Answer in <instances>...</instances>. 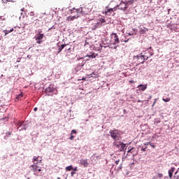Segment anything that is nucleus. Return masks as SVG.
Wrapping results in <instances>:
<instances>
[{
    "label": "nucleus",
    "instance_id": "nucleus-1",
    "mask_svg": "<svg viewBox=\"0 0 179 179\" xmlns=\"http://www.w3.org/2000/svg\"><path fill=\"white\" fill-rule=\"evenodd\" d=\"M134 2H136V0H130L126 3H120L117 7H114L113 8H109L106 11H105L106 15H108V16H111L117 9H119L120 10H125L126 9H128L127 5H132Z\"/></svg>",
    "mask_w": 179,
    "mask_h": 179
},
{
    "label": "nucleus",
    "instance_id": "nucleus-2",
    "mask_svg": "<svg viewBox=\"0 0 179 179\" xmlns=\"http://www.w3.org/2000/svg\"><path fill=\"white\" fill-rule=\"evenodd\" d=\"M35 17V14L34 12L31 11L29 13V15L27 16L25 19V24L29 25V24H33L34 23V21L36 20Z\"/></svg>",
    "mask_w": 179,
    "mask_h": 179
},
{
    "label": "nucleus",
    "instance_id": "nucleus-3",
    "mask_svg": "<svg viewBox=\"0 0 179 179\" xmlns=\"http://www.w3.org/2000/svg\"><path fill=\"white\" fill-rule=\"evenodd\" d=\"M103 23H106V20L104 18H100L99 20L96 21L94 24H92V30H96V29L101 27Z\"/></svg>",
    "mask_w": 179,
    "mask_h": 179
},
{
    "label": "nucleus",
    "instance_id": "nucleus-4",
    "mask_svg": "<svg viewBox=\"0 0 179 179\" xmlns=\"http://www.w3.org/2000/svg\"><path fill=\"white\" fill-rule=\"evenodd\" d=\"M109 133L111 138H113L114 142H117V141H120V132L118 130H110Z\"/></svg>",
    "mask_w": 179,
    "mask_h": 179
},
{
    "label": "nucleus",
    "instance_id": "nucleus-5",
    "mask_svg": "<svg viewBox=\"0 0 179 179\" xmlns=\"http://www.w3.org/2000/svg\"><path fill=\"white\" fill-rule=\"evenodd\" d=\"M153 55V52H150V56H147L146 55L138 56V59H141V61H138L140 64H145V59L148 61L149 59V57H152Z\"/></svg>",
    "mask_w": 179,
    "mask_h": 179
},
{
    "label": "nucleus",
    "instance_id": "nucleus-6",
    "mask_svg": "<svg viewBox=\"0 0 179 179\" xmlns=\"http://www.w3.org/2000/svg\"><path fill=\"white\" fill-rule=\"evenodd\" d=\"M114 146H116V148H120V152H124V149H125V146H127V144L120 141L118 142H113Z\"/></svg>",
    "mask_w": 179,
    "mask_h": 179
},
{
    "label": "nucleus",
    "instance_id": "nucleus-7",
    "mask_svg": "<svg viewBox=\"0 0 179 179\" xmlns=\"http://www.w3.org/2000/svg\"><path fill=\"white\" fill-rule=\"evenodd\" d=\"M71 13H76V16L79 17L82 14V7L79 8H73L71 9Z\"/></svg>",
    "mask_w": 179,
    "mask_h": 179
},
{
    "label": "nucleus",
    "instance_id": "nucleus-8",
    "mask_svg": "<svg viewBox=\"0 0 179 179\" xmlns=\"http://www.w3.org/2000/svg\"><path fill=\"white\" fill-rule=\"evenodd\" d=\"M78 163L79 164H81V166H83L84 167H89V161L87 159H80L78 160Z\"/></svg>",
    "mask_w": 179,
    "mask_h": 179
},
{
    "label": "nucleus",
    "instance_id": "nucleus-9",
    "mask_svg": "<svg viewBox=\"0 0 179 179\" xmlns=\"http://www.w3.org/2000/svg\"><path fill=\"white\" fill-rule=\"evenodd\" d=\"M31 169L32 171H34V173H37V171H41V168L35 164H34L31 166Z\"/></svg>",
    "mask_w": 179,
    "mask_h": 179
},
{
    "label": "nucleus",
    "instance_id": "nucleus-10",
    "mask_svg": "<svg viewBox=\"0 0 179 179\" xmlns=\"http://www.w3.org/2000/svg\"><path fill=\"white\" fill-rule=\"evenodd\" d=\"M45 92L46 94H50V93H54V92H55V89L53 86L50 85V87L45 89Z\"/></svg>",
    "mask_w": 179,
    "mask_h": 179
},
{
    "label": "nucleus",
    "instance_id": "nucleus-11",
    "mask_svg": "<svg viewBox=\"0 0 179 179\" xmlns=\"http://www.w3.org/2000/svg\"><path fill=\"white\" fill-rule=\"evenodd\" d=\"M43 159L38 156V157H34L33 163L34 164H38V163H41Z\"/></svg>",
    "mask_w": 179,
    "mask_h": 179
},
{
    "label": "nucleus",
    "instance_id": "nucleus-12",
    "mask_svg": "<svg viewBox=\"0 0 179 179\" xmlns=\"http://www.w3.org/2000/svg\"><path fill=\"white\" fill-rule=\"evenodd\" d=\"M138 90H141V92H145L148 89V85H139L138 86Z\"/></svg>",
    "mask_w": 179,
    "mask_h": 179
},
{
    "label": "nucleus",
    "instance_id": "nucleus-13",
    "mask_svg": "<svg viewBox=\"0 0 179 179\" xmlns=\"http://www.w3.org/2000/svg\"><path fill=\"white\" fill-rule=\"evenodd\" d=\"M90 10L89 8H86V7H82V15H87V13H89Z\"/></svg>",
    "mask_w": 179,
    "mask_h": 179
},
{
    "label": "nucleus",
    "instance_id": "nucleus-14",
    "mask_svg": "<svg viewBox=\"0 0 179 179\" xmlns=\"http://www.w3.org/2000/svg\"><path fill=\"white\" fill-rule=\"evenodd\" d=\"M73 134H78V131L76 130H72L71 133V137L69 138L70 141H73L75 136H73Z\"/></svg>",
    "mask_w": 179,
    "mask_h": 179
},
{
    "label": "nucleus",
    "instance_id": "nucleus-15",
    "mask_svg": "<svg viewBox=\"0 0 179 179\" xmlns=\"http://www.w3.org/2000/svg\"><path fill=\"white\" fill-rule=\"evenodd\" d=\"M174 170H176V168H171L169 171V178H173V173H174Z\"/></svg>",
    "mask_w": 179,
    "mask_h": 179
},
{
    "label": "nucleus",
    "instance_id": "nucleus-16",
    "mask_svg": "<svg viewBox=\"0 0 179 179\" xmlns=\"http://www.w3.org/2000/svg\"><path fill=\"white\" fill-rule=\"evenodd\" d=\"M113 35L114 36L115 43L118 44V43H120V39L118 38V36L117 35V34H113Z\"/></svg>",
    "mask_w": 179,
    "mask_h": 179
},
{
    "label": "nucleus",
    "instance_id": "nucleus-17",
    "mask_svg": "<svg viewBox=\"0 0 179 179\" xmlns=\"http://www.w3.org/2000/svg\"><path fill=\"white\" fill-rule=\"evenodd\" d=\"M100 157L99 156H96V154H94L91 157V162H97V159H99Z\"/></svg>",
    "mask_w": 179,
    "mask_h": 179
},
{
    "label": "nucleus",
    "instance_id": "nucleus-18",
    "mask_svg": "<svg viewBox=\"0 0 179 179\" xmlns=\"http://www.w3.org/2000/svg\"><path fill=\"white\" fill-rule=\"evenodd\" d=\"M37 36H38L36 38V41H37V40H42L43 38H44V34L39 33Z\"/></svg>",
    "mask_w": 179,
    "mask_h": 179
},
{
    "label": "nucleus",
    "instance_id": "nucleus-19",
    "mask_svg": "<svg viewBox=\"0 0 179 179\" xmlns=\"http://www.w3.org/2000/svg\"><path fill=\"white\" fill-rule=\"evenodd\" d=\"M65 47H66V44L62 45L58 49V54H59V52H61V51H62L63 48H65Z\"/></svg>",
    "mask_w": 179,
    "mask_h": 179
},
{
    "label": "nucleus",
    "instance_id": "nucleus-20",
    "mask_svg": "<svg viewBox=\"0 0 179 179\" xmlns=\"http://www.w3.org/2000/svg\"><path fill=\"white\" fill-rule=\"evenodd\" d=\"M75 19H78V17L76 15L74 16H69L67 17V20H73Z\"/></svg>",
    "mask_w": 179,
    "mask_h": 179
},
{
    "label": "nucleus",
    "instance_id": "nucleus-21",
    "mask_svg": "<svg viewBox=\"0 0 179 179\" xmlns=\"http://www.w3.org/2000/svg\"><path fill=\"white\" fill-rule=\"evenodd\" d=\"M66 170L67 171H71L73 170V166L72 165H70V166L66 167Z\"/></svg>",
    "mask_w": 179,
    "mask_h": 179
},
{
    "label": "nucleus",
    "instance_id": "nucleus-22",
    "mask_svg": "<svg viewBox=\"0 0 179 179\" xmlns=\"http://www.w3.org/2000/svg\"><path fill=\"white\" fill-rule=\"evenodd\" d=\"M89 58H96V54L92 53V55H87Z\"/></svg>",
    "mask_w": 179,
    "mask_h": 179
},
{
    "label": "nucleus",
    "instance_id": "nucleus-23",
    "mask_svg": "<svg viewBox=\"0 0 179 179\" xmlns=\"http://www.w3.org/2000/svg\"><path fill=\"white\" fill-rule=\"evenodd\" d=\"M22 97H23V93L18 94L17 96L16 97V99L17 100H20L22 99Z\"/></svg>",
    "mask_w": 179,
    "mask_h": 179
},
{
    "label": "nucleus",
    "instance_id": "nucleus-24",
    "mask_svg": "<svg viewBox=\"0 0 179 179\" xmlns=\"http://www.w3.org/2000/svg\"><path fill=\"white\" fill-rule=\"evenodd\" d=\"M163 101H164L165 103H169V101H170V100H171L170 98H163L162 99Z\"/></svg>",
    "mask_w": 179,
    "mask_h": 179
},
{
    "label": "nucleus",
    "instance_id": "nucleus-25",
    "mask_svg": "<svg viewBox=\"0 0 179 179\" xmlns=\"http://www.w3.org/2000/svg\"><path fill=\"white\" fill-rule=\"evenodd\" d=\"M135 152V148H132L128 150V153H134Z\"/></svg>",
    "mask_w": 179,
    "mask_h": 179
},
{
    "label": "nucleus",
    "instance_id": "nucleus-26",
    "mask_svg": "<svg viewBox=\"0 0 179 179\" xmlns=\"http://www.w3.org/2000/svg\"><path fill=\"white\" fill-rule=\"evenodd\" d=\"M147 149H148V146H145V148H143V147L141 148L142 152H146Z\"/></svg>",
    "mask_w": 179,
    "mask_h": 179
},
{
    "label": "nucleus",
    "instance_id": "nucleus-27",
    "mask_svg": "<svg viewBox=\"0 0 179 179\" xmlns=\"http://www.w3.org/2000/svg\"><path fill=\"white\" fill-rule=\"evenodd\" d=\"M178 173V171H176V172L175 173L174 178H176V179H179V176H177V173Z\"/></svg>",
    "mask_w": 179,
    "mask_h": 179
},
{
    "label": "nucleus",
    "instance_id": "nucleus-28",
    "mask_svg": "<svg viewBox=\"0 0 179 179\" xmlns=\"http://www.w3.org/2000/svg\"><path fill=\"white\" fill-rule=\"evenodd\" d=\"M3 33H5V36H7V34H9V33H10V31H9L8 30H4Z\"/></svg>",
    "mask_w": 179,
    "mask_h": 179
},
{
    "label": "nucleus",
    "instance_id": "nucleus-29",
    "mask_svg": "<svg viewBox=\"0 0 179 179\" xmlns=\"http://www.w3.org/2000/svg\"><path fill=\"white\" fill-rule=\"evenodd\" d=\"M150 146H151V148H156V145H155V144L152 143H150Z\"/></svg>",
    "mask_w": 179,
    "mask_h": 179
},
{
    "label": "nucleus",
    "instance_id": "nucleus-30",
    "mask_svg": "<svg viewBox=\"0 0 179 179\" xmlns=\"http://www.w3.org/2000/svg\"><path fill=\"white\" fill-rule=\"evenodd\" d=\"M10 135H12V132L8 131V132L6 133L7 136H10Z\"/></svg>",
    "mask_w": 179,
    "mask_h": 179
},
{
    "label": "nucleus",
    "instance_id": "nucleus-31",
    "mask_svg": "<svg viewBox=\"0 0 179 179\" xmlns=\"http://www.w3.org/2000/svg\"><path fill=\"white\" fill-rule=\"evenodd\" d=\"M89 20H94V16H93L92 17H88Z\"/></svg>",
    "mask_w": 179,
    "mask_h": 179
},
{
    "label": "nucleus",
    "instance_id": "nucleus-32",
    "mask_svg": "<svg viewBox=\"0 0 179 179\" xmlns=\"http://www.w3.org/2000/svg\"><path fill=\"white\" fill-rule=\"evenodd\" d=\"M145 146H148V145H150V142H148L144 143Z\"/></svg>",
    "mask_w": 179,
    "mask_h": 179
},
{
    "label": "nucleus",
    "instance_id": "nucleus-33",
    "mask_svg": "<svg viewBox=\"0 0 179 179\" xmlns=\"http://www.w3.org/2000/svg\"><path fill=\"white\" fill-rule=\"evenodd\" d=\"M37 44H40L41 43H42L41 40H37L36 41Z\"/></svg>",
    "mask_w": 179,
    "mask_h": 179
},
{
    "label": "nucleus",
    "instance_id": "nucleus-34",
    "mask_svg": "<svg viewBox=\"0 0 179 179\" xmlns=\"http://www.w3.org/2000/svg\"><path fill=\"white\" fill-rule=\"evenodd\" d=\"M73 171H78V167H76V168H73Z\"/></svg>",
    "mask_w": 179,
    "mask_h": 179
},
{
    "label": "nucleus",
    "instance_id": "nucleus-35",
    "mask_svg": "<svg viewBox=\"0 0 179 179\" xmlns=\"http://www.w3.org/2000/svg\"><path fill=\"white\" fill-rule=\"evenodd\" d=\"M129 83H135V81L134 80H130Z\"/></svg>",
    "mask_w": 179,
    "mask_h": 179
},
{
    "label": "nucleus",
    "instance_id": "nucleus-36",
    "mask_svg": "<svg viewBox=\"0 0 179 179\" xmlns=\"http://www.w3.org/2000/svg\"><path fill=\"white\" fill-rule=\"evenodd\" d=\"M120 163V160L115 161V164H118Z\"/></svg>",
    "mask_w": 179,
    "mask_h": 179
},
{
    "label": "nucleus",
    "instance_id": "nucleus-37",
    "mask_svg": "<svg viewBox=\"0 0 179 179\" xmlns=\"http://www.w3.org/2000/svg\"><path fill=\"white\" fill-rule=\"evenodd\" d=\"M10 33H12V31H13V28H12L11 29L9 30Z\"/></svg>",
    "mask_w": 179,
    "mask_h": 179
},
{
    "label": "nucleus",
    "instance_id": "nucleus-38",
    "mask_svg": "<svg viewBox=\"0 0 179 179\" xmlns=\"http://www.w3.org/2000/svg\"><path fill=\"white\" fill-rule=\"evenodd\" d=\"M37 110H38L37 107H36V108H34V111H37Z\"/></svg>",
    "mask_w": 179,
    "mask_h": 179
},
{
    "label": "nucleus",
    "instance_id": "nucleus-39",
    "mask_svg": "<svg viewBox=\"0 0 179 179\" xmlns=\"http://www.w3.org/2000/svg\"><path fill=\"white\" fill-rule=\"evenodd\" d=\"M22 12H24V8H21Z\"/></svg>",
    "mask_w": 179,
    "mask_h": 179
},
{
    "label": "nucleus",
    "instance_id": "nucleus-40",
    "mask_svg": "<svg viewBox=\"0 0 179 179\" xmlns=\"http://www.w3.org/2000/svg\"><path fill=\"white\" fill-rule=\"evenodd\" d=\"M138 56H137V58H138V60L140 61L141 60L142 61V59H139V57H138Z\"/></svg>",
    "mask_w": 179,
    "mask_h": 179
},
{
    "label": "nucleus",
    "instance_id": "nucleus-41",
    "mask_svg": "<svg viewBox=\"0 0 179 179\" xmlns=\"http://www.w3.org/2000/svg\"><path fill=\"white\" fill-rule=\"evenodd\" d=\"M155 104H156V99H155V102L153 103V106H155Z\"/></svg>",
    "mask_w": 179,
    "mask_h": 179
},
{
    "label": "nucleus",
    "instance_id": "nucleus-42",
    "mask_svg": "<svg viewBox=\"0 0 179 179\" xmlns=\"http://www.w3.org/2000/svg\"><path fill=\"white\" fill-rule=\"evenodd\" d=\"M82 80H86V78H83Z\"/></svg>",
    "mask_w": 179,
    "mask_h": 179
},
{
    "label": "nucleus",
    "instance_id": "nucleus-43",
    "mask_svg": "<svg viewBox=\"0 0 179 179\" xmlns=\"http://www.w3.org/2000/svg\"><path fill=\"white\" fill-rule=\"evenodd\" d=\"M141 101H141V100H138V103H141Z\"/></svg>",
    "mask_w": 179,
    "mask_h": 179
},
{
    "label": "nucleus",
    "instance_id": "nucleus-44",
    "mask_svg": "<svg viewBox=\"0 0 179 179\" xmlns=\"http://www.w3.org/2000/svg\"><path fill=\"white\" fill-rule=\"evenodd\" d=\"M20 125H22V124H23V122H20Z\"/></svg>",
    "mask_w": 179,
    "mask_h": 179
},
{
    "label": "nucleus",
    "instance_id": "nucleus-45",
    "mask_svg": "<svg viewBox=\"0 0 179 179\" xmlns=\"http://www.w3.org/2000/svg\"><path fill=\"white\" fill-rule=\"evenodd\" d=\"M92 75H94V72L92 73Z\"/></svg>",
    "mask_w": 179,
    "mask_h": 179
},
{
    "label": "nucleus",
    "instance_id": "nucleus-46",
    "mask_svg": "<svg viewBox=\"0 0 179 179\" xmlns=\"http://www.w3.org/2000/svg\"><path fill=\"white\" fill-rule=\"evenodd\" d=\"M112 15H113V16H114L115 13H113V14H112Z\"/></svg>",
    "mask_w": 179,
    "mask_h": 179
},
{
    "label": "nucleus",
    "instance_id": "nucleus-47",
    "mask_svg": "<svg viewBox=\"0 0 179 179\" xmlns=\"http://www.w3.org/2000/svg\"><path fill=\"white\" fill-rule=\"evenodd\" d=\"M149 48H150V49L152 48V47H150Z\"/></svg>",
    "mask_w": 179,
    "mask_h": 179
},
{
    "label": "nucleus",
    "instance_id": "nucleus-48",
    "mask_svg": "<svg viewBox=\"0 0 179 179\" xmlns=\"http://www.w3.org/2000/svg\"><path fill=\"white\" fill-rule=\"evenodd\" d=\"M91 78H92V74H90V76Z\"/></svg>",
    "mask_w": 179,
    "mask_h": 179
},
{
    "label": "nucleus",
    "instance_id": "nucleus-49",
    "mask_svg": "<svg viewBox=\"0 0 179 179\" xmlns=\"http://www.w3.org/2000/svg\"><path fill=\"white\" fill-rule=\"evenodd\" d=\"M57 179H61V178H57Z\"/></svg>",
    "mask_w": 179,
    "mask_h": 179
},
{
    "label": "nucleus",
    "instance_id": "nucleus-50",
    "mask_svg": "<svg viewBox=\"0 0 179 179\" xmlns=\"http://www.w3.org/2000/svg\"><path fill=\"white\" fill-rule=\"evenodd\" d=\"M150 99H152V96H150Z\"/></svg>",
    "mask_w": 179,
    "mask_h": 179
},
{
    "label": "nucleus",
    "instance_id": "nucleus-51",
    "mask_svg": "<svg viewBox=\"0 0 179 179\" xmlns=\"http://www.w3.org/2000/svg\"><path fill=\"white\" fill-rule=\"evenodd\" d=\"M150 99H152V96H150Z\"/></svg>",
    "mask_w": 179,
    "mask_h": 179
},
{
    "label": "nucleus",
    "instance_id": "nucleus-52",
    "mask_svg": "<svg viewBox=\"0 0 179 179\" xmlns=\"http://www.w3.org/2000/svg\"><path fill=\"white\" fill-rule=\"evenodd\" d=\"M0 62H1V59H0Z\"/></svg>",
    "mask_w": 179,
    "mask_h": 179
}]
</instances>
